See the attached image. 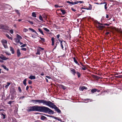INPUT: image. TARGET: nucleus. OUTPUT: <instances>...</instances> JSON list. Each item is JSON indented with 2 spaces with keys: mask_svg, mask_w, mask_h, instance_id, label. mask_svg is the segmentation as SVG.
Wrapping results in <instances>:
<instances>
[{
  "mask_svg": "<svg viewBox=\"0 0 122 122\" xmlns=\"http://www.w3.org/2000/svg\"><path fill=\"white\" fill-rule=\"evenodd\" d=\"M21 50H22L26 51V49L25 48H22L21 49Z\"/></svg>",
  "mask_w": 122,
  "mask_h": 122,
  "instance_id": "ea45409f",
  "label": "nucleus"
},
{
  "mask_svg": "<svg viewBox=\"0 0 122 122\" xmlns=\"http://www.w3.org/2000/svg\"><path fill=\"white\" fill-rule=\"evenodd\" d=\"M10 83L9 82H7V85H6L5 86V87L6 88H7L10 85Z\"/></svg>",
  "mask_w": 122,
  "mask_h": 122,
  "instance_id": "c85d7f7f",
  "label": "nucleus"
},
{
  "mask_svg": "<svg viewBox=\"0 0 122 122\" xmlns=\"http://www.w3.org/2000/svg\"><path fill=\"white\" fill-rule=\"evenodd\" d=\"M29 29L30 30L32 31V32H35L36 34H37V32L36 31H35V30H34L32 29L29 28Z\"/></svg>",
  "mask_w": 122,
  "mask_h": 122,
  "instance_id": "f3484780",
  "label": "nucleus"
},
{
  "mask_svg": "<svg viewBox=\"0 0 122 122\" xmlns=\"http://www.w3.org/2000/svg\"><path fill=\"white\" fill-rule=\"evenodd\" d=\"M88 101V102H89V101L90 102L91 101V100H90V99H86L85 100V101Z\"/></svg>",
  "mask_w": 122,
  "mask_h": 122,
  "instance_id": "e433bc0d",
  "label": "nucleus"
},
{
  "mask_svg": "<svg viewBox=\"0 0 122 122\" xmlns=\"http://www.w3.org/2000/svg\"><path fill=\"white\" fill-rule=\"evenodd\" d=\"M0 59L4 60H7L9 59V58L6 57L2 54H0Z\"/></svg>",
  "mask_w": 122,
  "mask_h": 122,
  "instance_id": "423d86ee",
  "label": "nucleus"
},
{
  "mask_svg": "<svg viewBox=\"0 0 122 122\" xmlns=\"http://www.w3.org/2000/svg\"><path fill=\"white\" fill-rule=\"evenodd\" d=\"M86 89V88L85 86H83L80 88V91H82L83 90Z\"/></svg>",
  "mask_w": 122,
  "mask_h": 122,
  "instance_id": "2eb2a0df",
  "label": "nucleus"
},
{
  "mask_svg": "<svg viewBox=\"0 0 122 122\" xmlns=\"http://www.w3.org/2000/svg\"><path fill=\"white\" fill-rule=\"evenodd\" d=\"M17 55L18 57L20 56L21 55V53L19 49H17Z\"/></svg>",
  "mask_w": 122,
  "mask_h": 122,
  "instance_id": "9d476101",
  "label": "nucleus"
},
{
  "mask_svg": "<svg viewBox=\"0 0 122 122\" xmlns=\"http://www.w3.org/2000/svg\"><path fill=\"white\" fill-rule=\"evenodd\" d=\"M21 19H19L18 20V21H21Z\"/></svg>",
  "mask_w": 122,
  "mask_h": 122,
  "instance_id": "0e129e2a",
  "label": "nucleus"
},
{
  "mask_svg": "<svg viewBox=\"0 0 122 122\" xmlns=\"http://www.w3.org/2000/svg\"><path fill=\"white\" fill-rule=\"evenodd\" d=\"M32 83V81L30 80H29V81H28V83L29 84H31Z\"/></svg>",
  "mask_w": 122,
  "mask_h": 122,
  "instance_id": "a19ab883",
  "label": "nucleus"
},
{
  "mask_svg": "<svg viewBox=\"0 0 122 122\" xmlns=\"http://www.w3.org/2000/svg\"><path fill=\"white\" fill-rule=\"evenodd\" d=\"M66 2H67L68 3H69V4L72 5H74L75 4H77V2H70L69 1H66Z\"/></svg>",
  "mask_w": 122,
  "mask_h": 122,
  "instance_id": "1a4fd4ad",
  "label": "nucleus"
},
{
  "mask_svg": "<svg viewBox=\"0 0 122 122\" xmlns=\"http://www.w3.org/2000/svg\"><path fill=\"white\" fill-rule=\"evenodd\" d=\"M18 90L20 92H21V90L20 88V87H19L18 88Z\"/></svg>",
  "mask_w": 122,
  "mask_h": 122,
  "instance_id": "37998d69",
  "label": "nucleus"
},
{
  "mask_svg": "<svg viewBox=\"0 0 122 122\" xmlns=\"http://www.w3.org/2000/svg\"><path fill=\"white\" fill-rule=\"evenodd\" d=\"M6 55H11V54L10 53H8V52L6 53Z\"/></svg>",
  "mask_w": 122,
  "mask_h": 122,
  "instance_id": "49530a36",
  "label": "nucleus"
},
{
  "mask_svg": "<svg viewBox=\"0 0 122 122\" xmlns=\"http://www.w3.org/2000/svg\"><path fill=\"white\" fill-rule=\"evenodd\" d=\"M59 36H60V35H57L56 36V37H57V38H59Z\"/></svg>",
  "mask_w": 122,
  "mask_h": 122,
  "instance_id": "6e6d98bb",
  "label": "nucleus"
},
{
  "mask_svg": "<svg viewBox=\"0 0 122 122\" xmlns=\"http://www.w3.org/2000/svg\"><path fill=\"white\" fill-rule=\"evenodd\" d=\"M97 27L100 29L101 30L103 28L104 26H103L102 24L98 23V24H97Z\"/></svg>",
  "mask_w": 122,
  "mask_h": 122,
  "instance_id": "6e6552de",
  "label": "nucleus"
},
{
  "mask_svg": "<svg viewBox=\"0 0 122 122\" xmlns=\"http://www.w3.org/2000/svg\"><path fill=\"white\" fill-rule=\"evenodd\" d=\"M6 36L9 39L12 40V38L11 37H10L8 34H6Z\"/></svg>",
  "mask_w": 122,
  "mask_h": 122,
  "instance_id": "bb28decb",
  "label": "nucleus"
},
{
  "mask_svg": "<svg viewBox=\"0 0 122 122\" xmlns=\"http://www.w3.org/2000/svg\"><path fill=\"white\" fill-rule=\"evenodd\" d=\"M71 71L72 72V73L74 75H75V74L76 73L75 72V70L74 69H73L71 70Z\"/></svg>",
  "mask_w": 122,
  "mask_h": 122,
  "instance_id": "6ab92c4d",
  "label": "nucleus"
},
{
  "mask_svg": "<svg viewBox=\"0 0 122 122\" xmlns=\"http://www.w3.org/2000/svg\"><path fill=\"white\" fill-rule=\"evenodd\" d=\"M12 101H9L8 102V103L9 104H11L12 103Z\"/></svg>",
  "mask_w": 122,
  "mask_h": 122,
  "instance_id": "8fccbe9b",
  "label": "nucleus"
},
{
  "mask_svg": "<svg viewBox=\"0 0 122 122\" xmlns=\"http://www.w3.org/2000/svg\"><path fill=\"white\" fill-rule=\"evenodd\" d=\"M26 46V44H24L21 45V46L20 47H24Z\"/></svg>",
  "mask_w": 122,
  "mask_h": 122,
  "instance_id": "58836bf2",
  "label": "nucleus"
},
{
  "mask_svg": "<svg viewBox=\"0 0 122 122\" xmlns=\"http://www.w3.org/2000/svg\"><path fill=\"white\" fill-rule=\"evenodd\" d=\"M32 15L33 17H36V14L34 12H33V13H32Z\"/></svg>",
  "mask_w": 122,
  "mask_h": 122,
  "instance_id": "393cba45",
  "label": "nucleus"
},
{
  "mask_svg": "<svg viewBox=\"0 0 122 122\" xmlns=\"http://www.w3.org/2000/svg\"><path fill=\"white\" fill-rule=\"evenodd\" d=\"M109 33V32H107L106 33V34H107V35Z\"/></svg>",
  "mask_w": 122,
  "mask_h": 122,
  "instance_id": "338daca9",
  "label": "nucleus"
},
{
  "mask_svg": "<svg viewBox=\"0 0 122 122\" xmlns=\"http://www.w3.org/2000/svg\"><path fill=\"white\" fill-rule=\"evenodd\" d=\"M59 41L60 42L62 48L63 49L64 47H65V48H66V42L65 41H62L61 40H59Z\"/></svg>",
  "mask_w": 122,
  "mask_h": 122,
  "instance_id": "20e7f679",
  "label": "nucleus"
},
{
  "mask_svg": "<svg viewBox=\"0 0 122 122\" xmlns=\"http://www.w3.org/2000/svg\"><path fill=\"white\" fill-rule=\"evenodd\" d=\"M48 106L50 107L54 108L58 112L60 113L61 112V110L58 109L55 105H54L53 103L51 102H50Z\"/></svg>",
  "mask_w": 122,
  "mask_h": 122,
  "instance_id": "7ed1b4c3",
  "label": "nucleus"
},
{
  "mask_svg": "<svg viewBox=\"0 0 122 122\" xmlns=\"http://www.w3.org/2000/svg\"><path fill=\"white\" fill-rule=\"evenodd\" d=\"M51 40L52 42H54V38H52Z\"/></svg>",
  "mask_w": 122,
  "mask_h": 122,
  "instance_id": "c03bdc74",
  "label": "nucleus"
},
{
  "mask_svg": "<svg viewBox=\"0 0 122 122\" xmlns=\"http://www.w3.org/2000/svg\"><path fill=\"white\" fill-rule=\"evenodd\" d=\"M76 2H78L77 3H82L83 2V1H76Z\"/></svg>",
  "mask_w": 122,
  "mask_h": 122,
  "instance_id": "a18cd8bd",
  "label": "nucleus"
},
{
  "mask_svg": "<svg viewBox=\"0 0 122 122\" xmlns=\"http://www.w3.org/2000/svg\"><path fill=\"white\" fill-rule=\"evenodd\" d=\"M106 18H108L109 17L108 15H106Z\"/></svg>",
  "mask_w": 122,
  "mask_h": 122,
  "instance_id": "4d7b16f0",
  "label": "nucleus"
},
{
  "mask_svg": "<svg viewBox=\"0 0 122 122\" xmlns=\"http://www.w3.org/2000/svg\"><path fill=\"white\" fill-rule=\"evenodd\" d=\"M39 18L40 20H41V21H43V19H42V17L41 16V15H40L39 16Z\"/></svg>",
  "mask_w": 122,
  "mask_h": 122,
  "instance_id": "c9c22d12",
  "label": "nucleus"
},
{
  "mask_svg": "<svg viewBox=\"0 0 122 122\" xmlns=\"http://www.w3.org/2000/svg\"><path fill=\"white\" fill-rule=\"evenodd\" d=\"M97 89H93L91 90V92L92 93H94L97 91Z\"/></svg>",
  "mask_w": 122,
  "mask_h": 122,
  "instance_id": "aec40b11",
  "label": "nucleus"
},
{
  "mask_svg": "<svg viewBox=\"0 0 122 122\" xmlns=\"http://www.w3.org/2000/svg\"><path fill=\"white\" fill-rule=\"evenodd\" d=\"M10 49L12 54H13L14 53V49L12 47H10Z\"/></svg>",
  "mask_w": 122,
  "mask_h": 122,
  "instance_id": "f8f14e48",
  "label": "nucleus"
},
{
  "mask_svg": "<svg viewBox=\"0 0 122 122\" xmlns=\"http://www.w3.org/2000/svg\"><path fill=\"white\" fill-rule=\"evenodd\" d=\"M43 29L45 30L47 32H49V31L50 30H48V29H47V28H43Z\"/></svg>",
  "mask_w": 122,
  "mask_h": 122,
  "instance_id": "2f4dec72",
  "label": "nucleus"
},
{
  "mask_svg": "<svg viewBox=\"0 0 122 122\" xmlns=\"http://www.w3.org/2000/svg\"><path fill=\"white\" fill-rule=\"evenodd\" d=\"M46 77L47 78H48V79H51V77L50 76H46Z\"/></svg>",
  "mask_w": 122,
  "mask_h": 122,
  "instance_id": "09e8293b",
  "label": "nucleus"
},
{
  "mask_svg": "<svg viewBox=\"0 0 122 122\" xmlns=\"http://www.w3.org/2000/svg\"><path fill=\"white\" fill-rule=\"evenodd\" d=\"M7 28L5 26H4L3 25H0V29H3L5 30H7Z\"/></svg>",
  "mask_w": 122,
  "mask_h": 122,
  "instance_id": "4468645a",
  "label": "nucleus"
},
{
  "mask_svg": "<svg viewBox=\"0 0 122 122\" xmlns=\"http://www.w3.org/2000/svg\"><path fill=\"white\" fill-rule=\"evenodd\" d=\"M71 10L73 11H76V10L74 9L73 8H71Z\"/></svg>",
  "mask_w": 122,
  "mask_h": 122,
  "instance_id": "3c124183",
  "label": "nucleus"
},
{
  "mask_svg": "<svg viewBox=\"0 0 122 122\" xmlns=\"http://www.w3.org/2000/svg\"><path fill=\"white\" fill-rule=\"evenodd\" d=\"M97 91L98 92H100V90H97V91Z\"/></svg>",
  "mask_w": 122,
  "mask_h": 122,
  "instance_id": "69168bd1",
  "label": "nucleus"
},
{
  "mask_svg": "<svg viewBox=\"0 0 122 122\" xmlns=\"http://www.w3.org/2000/svg\"><path fill=\"white\" fill-rule=\"evenodd\" d=\"M1 66V67H3L4 69L7 71H8L9 69L6 67L4 65H2Z\"/></svg>",
  "mask_w": 122,
  "mask_h": 122,
  "instance_id": "9b49d317",
  "label": "nucleus"
},
{
  "mask_svg": "<svg viewBox=\"0 0 122 122\" xmlns=\"http://www.w3.org/2000/svg\"><path fill=\"white\" fill-rule=\"evenodd\" d=\"M82 70H85L86 69H85V68H83V67H82Z\"/></svg>",
  "mask_w": 122,
  "mask_h": 122,
  "instance_id": "bf43d9fd",
  "label": "nucleus"
},
{
  "mask_svg": "<svg viewBox=\"0 0 122 122\" xmlns=\"http://www.w3.org/2000/svg\"><path fill=\"white\" fill-rule=\"evenodd\" d=\"M28 30L25 28H24L23 30V32H26L28 31Z\"/></svg>",
  "mask_w": 122,
  "mask_h": 122,
  "instance_id": "72a5a7b5",
  "label": "nucleus"
},
{
  "mask_svg": "<svg viewBox=\"0 0 122 122\" xmlns=\"http://www.w3.org/2000/svg\"><path fill=\"white\" fill-rule=\"evenodd\" d=\"M16 37L17 39L20 40L22 38L18 34L16 35Z\"/></svg>",
  "mask_w": 122,
  "mask_h": 122,
  "instance_id": "a211bd4d",
  "label": "nucleus"
},
{
  "mask_svg": "<svg viewBox=\"0 0 122 122\" xmlns=\"http://www.w3.org/2000/svg\"><path fill=\"white\" fill-rule=\"evenodd\" d=\"M60 10L61 11V12L62 13V14L63 15L65 14L66 13V12L65 10L61 9H60Z\"/></svg>",
  "mask_w": 122,
  "mask_h": 122,
  "instance_id": "cd10ccee",
  "label": "nucleus"
},
{
  "mask_svg": "<svg viewBox=\"0 0 122 122\" xmlns=\"http://www.w3.org/2000/svg\"><path fill=\"white\" fill-rule=\"evenodd\" d=\"M73 60H74V62L76 64H78V65H79V64L78 63V62H77V61L76 60V59L75 58V57H74L73 58Z\"/></svg>",
  "mask_w": 122,
  "mask_h": 122,
  "instance_id": "b1692460",
  "label": "nucleus"
},
{
  "mask_svg": "<svg viewBox=\"0 0 122 122\" xmlns=\"http://www.w3.org/2000/svg\"><path fill=\"white\" fill-rule=\"evenodd\" d=\"M46 81H47V82H48V80L47 79V78H46Z\"/></svg>",
  "mask_w": 122,
  "mask_h": 122,
  "instance_id": "e2e57ef3",
  "label": "nucleus"
},
{
  "mask_svg": "<svg viewBox=\"0 0 122 122\" xmlns=\"http://www.w3.org/2000/svg\"><path fill=\"white\" fill-rule=\"evenodd\" d=\"M54 42H52V46H53L54 45Z\"/></svg>",
  "mask_w": 122,
  "mask_h": 122,
  "instance_id": "13d9d810",
  "label": "nucleus"
},
{
  "mask_svg": "<svg viewBox=\"0 0 122 122\" xmlns=\"http://www.w3.org/2000/svg\"><path fill=\"white\" fill-rule=\"evenodd\" d=\"M1 42L5 48H7V46L6 45L7 41L6 40L4 39L2 40Z\"/></svg>",
  "mask_w": 122,
  "mask_h": 122,
  "instance_id": "39448f33",
  "label": "nucleus"
},
{
  "mask_svg": "<svg viewBox=\"0 0 122 122\" xmlns=\"http://www.w3.org/2000/svg\"><path fill=\"white\" fill-rule=\"evenodd\" d=\"M29 112L31 111H36L42 112H44L51 113L53 111L48 107L44 106H39L36 105L30 107L28 110Z\"/></svg>",
  "mask_w": 122,
  "mask_h": 122,
  "instance_id": "f257e3e1",
  "label": "nucleus"
},
{
  "mask_svg": "<svg viewBox=\"0 0 122 122\" xmlns=\"http://www.w3.org/2000/svg\"><path fill=\"white\" fill-rule=\"evenodd\" d=\"M60 88H62L63 90H65L66 88V87L62 85H60Z\"/></svg>",
  "mask_w": 122,
  "mask_h": 122,
  "instance_id": "dca6fc26",
  "label": "nucleus"
},
{
  "mask_svg": "<svg viewBox=\"0 0 122 122\" xmlns=\"http://www.w3.org/2000/svg\"><path fill=\"white\" fill-rule=\"evenodd\" d=\"M26 79H25L23 81V83L25 85H26Z\"/></svg>",
  "mask_w": 122,
  "mask_h": 122,
  "instance_id": "c756f323",
  "label": "nucleus"
},
{
  "mask_svg": "<svg viewBox=\"0 0 122 122\" xmlns=\"http://www.w3.org/2000/svg\"><path fill=\"white\" fill-rule=\"evenodd\" d=\"M24 97V96L21 97H20V98H23Z\"/></svg>",
  "mask_w": 122,
  "mask_h": 122,
  "instance_id": "680f3d73",
  "label": "nucleus"
},
{
  "mask_svg": "<svg viewBox=\"0 0 122 122\" xmlns=\"http://www.w3.org/2000/svg\"><path fill=\"white\" fill-rule=\"evenodd\" d=\"M92 9V5L90 4H89V8L87 9V10H91Z\"/></svg>",
  "mask_w": 122,
  "mask_h": 122,
  "instance_id": "a878e982",
  "label": "nucleus"
},
{
  "mask_svg": "<svg viewBox=\"0 0 122 122\" xmlns=\"http://www.w3.org/2000/svg\"><path fill=\"white\" fill-rule=\"evenodd\" d=\"M41 76H43L44 75V73H42L41 74Z\"/></svg>",
  "mask_w": 122,
  "mask_h": 122,
  "instance_id": "052dcab7",
  "label": "nucleus"
},
{
  "mask_svg": "<svg viewBox=\"0 0 122 122\" xmlns=\"http://www.w3.org/2000/svg\"><path fill=\"white\" fill-rule=\"evenodd\" d=\"M0 115L3 118V119H5V115L3 114V113H1Z\"/></svg>",
  "mask_w": 122,
  "mask_h": 122,
  "instance_id": "5701e85b",
  "label": "nucleus"
},
{
  "mask_svg": "<svg viewBox=\"0 0 122 122\" xmlns=\"http://www.w3.org/2000/svg\"><path fill=\"white\" fill-rule=\"evenodd\" d=\"M41 119L42 120H44L46 119V117L44 116H42Z\"/></svg>",
  "mask_w": 122,
  "mask_h": 122,
  "instance_id": "412c9836",
  "label": "nucleus"
},
{
  "mask_svg": "<svg viewBox=\"0 0 122 122\" xmlns=\"http://www.w3.org/2000/svg\"><path fill=\"white\" fill-rule=\"evenodd\" d=\"M44 50L43 48L40 47H39L37 49V51L36 53V55H40V52L41 51V50Z\"/></svg>",
  "mask_w": 122,
  "mask_h": 122,
  "instance_id": "0eeeda50",
  "label": "nucleus"
},
{
  "mask_svg": "<svg viewBox=\"0 0 122 122\" xmlns=\"http://www.w3.org/2000/svg\"><path fill=\"white\" fill-rule=\"evenodd\" d=\"M55 6L56 8L58 7H59L57 5H55Z\"/></svg>",
  "mask_w": 122,
  "mask_h": 122,
  "instance_id": "5fc2aeb1",
  "label": "nucleus"
},
{
  "mask_svg": "<svg viewBox=\"0 0 122 122\" xmlns=\"http://www.w3.org/2000/svg\"><path fill=\"white\" fill-rule=\"evenodd\" d=\"M10 32L11 33V34H12L13 33V30H10Z\"/></svg>",
  "mask_w": 122,
  "mask_h": 122,
  "instance_id": "79ce46f5",
  "label": "nucleus"
},
{
  "mask_svg": "<svg viewBox=\"0 0 122 122\" xmlns=\"http://www.w3.org/2000/svg\"><path fill=\"white\" fill-rule=\"evenodd\" d=\"M19 43H20V44H22V43L20 41Z\"/></svg>",
  "mask_w": 122,
  "mask_h": 122,
  "instance_id": "774afa93",
  "label": "nucleus"
},
{
  "mask_svg": "<svg viewBox=\"0 0 122 122\" xmlns=\"http://www.w3.org/2000/svg\"><path fill=\"white\" fill-rule=\"evenodd\" d=\"M55 118L57 120H58L59 121H61V119L60 118L55 117Z\"/></svg>",
  "mask_w": 122,
  "mask_h": 122,
  "instance_id": "f704fd0d",
  "label": "nucleus"
},
{
  "mask_svg": "<svg viewBox=\"0 0 122 122\" xmlns=\"http://www.w3.org/2000/svg\"><path fill=\"white\" fill-rule=\"evenodd\" d=\"M38 30L39 31L42 35H44V34L43 33V32L42 30H41V29L40 28L38 29Z\"/></svg>",
  "mask_w": 122,
  "mask_h": 122,
  "instance_id": "4be33fe9",
  "label": "nucleus"
},
{
  "mask_svg": "<svg viewBox=\"0 0 122 122\" xmlns=\"http://www.w3.org/2000/svg\"><path fill=\"white\" fill-rule=\"evenodd\" d=\"M76 73L77 74V76H78V77H79L81 76V75L80 73L78 72H76Z\"/></svg>",
  "mask_w": 122,
  "mask_h": 122,
  "instance_id": "473e14b6",
  "label": "nucleus"
},
{
  "mask_svg": "<svg viewBox=\"0 0 122 122\" xmlns=\"http://www.w3.org/2000/svg\"><path fill=\"white\" fill-rule=\"evenodd\" d=\"M28 21L30 22V23L32 24H33V23L32 21Z\"/></svg>",
  "mask_w": 122,
  "mask_h": 122,
  "instance_id": "603ef678",
  "label": "nucleus"
},
{
  "mask_svg": "<svg viewBox=\"0 0 122 122\" xmlns=\"http://www.w3.org/2000/svg\"><path fill=\"white\" fill-rule=\"evenodd\" d=\"M29 88V86H27L26 88V90H27Z\"/></svg>",
  "mask_w": 122,
  "mask_h": 122,
  "instance_id": "864d4df0",
  "label": "nucleus"
},
{
  "mask_svg": "<svg viewBox=\"0 0 122 122\" xmlns=\"http://www.w3.org/2000/svg\"><path fill=\"white\" fill-rule=\"evenodd\" d=\"M15 41L16 42H17V43H19L20 42V40L17 39H15Z\"/></svg>",
  "mask_w": 122,
  "mask_h": 122,
  "instance_id": "7c9ffc66",
  "label": "nucleus"
},
{
  "mask_svg": "<svg viewBox=\"0 0 122 122\" xmlns=\"http://www.w3.org/2000/svg\"><path fill=\"white\" fill-rule=\"evenodd\" d=\"M32 102L33 103L36 104L37 103L39 104L43 103V105H45L48 106L50 102V101H46L44 100L39 99L32 100Z\"/></svg>",
  "mask_w": 122,
  "mask_h": 122,
  "instance_id": "f03ea898",
  "label": "nucleus"
},
{
  "mask_svg": "<svg viewBox=\"0 0 122 122\" xmlns=\"http://www.w3.org/2000/svg\"><path fill=\"white\" fill-rule=\"evenodd\" d=\"M40 38L41 39V41L43 42H45V40L44 38H42L41 37H40Z\"/></svg>",
  "mask_w": 122,
  "mask_h": 122,
  "instance_id": "4c0bfd02",
  "label": "nucleus"
},
{
  "mask_svg": "<svg viewBox=\"0 0 122 122\" xmlns=\"http://www.w3.org/2000/svg\"><path fill=\"white\" fill-rule=\"evenodd\" d=\"M29 78L31 79H35L36 78L35 77L31 75L30 76Z\"/></svg>",
  "mask_w": 122,
  "mask_h": 122,
  "instance_id": "ddd939ff",
  "label": "nucleus"
},
{
  "mask_svg": "<svg viewBox=\"0 0 122 122\" xmlns=\"http://www.w3.org/2000/svg\"><path fill=\"white\" fill-rule=\"evenodd\" d=\"M107 4H105L104 6L105 8V9H106L107 8Z\"/></svg>",
  "mask_w": 122,
  "mask_h": 122,
  "instance_id": "de8ad7c7",
  "label": "nucleus"
}]
</instances>
